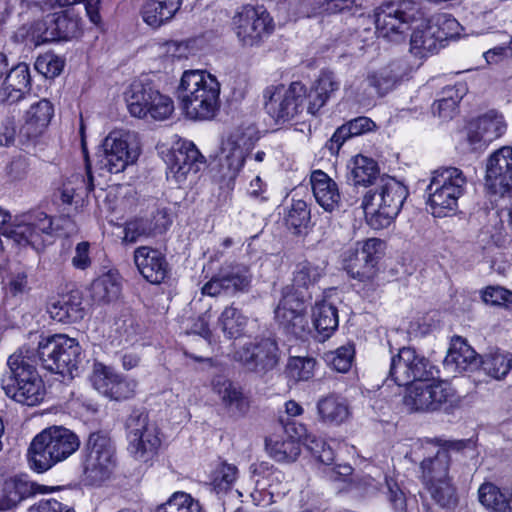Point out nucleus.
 Wrapping results in <instances>:
<instances>
[{"instance_id": "nucleus-1", "label": "nucleus", "mask_w": 512, "mask_h": 512, "mask_svg": "<svg viewBox=\"0 0 512 512\" xmlns=\"http://www.w3.org/2000/svg\"><path fill=\"white\" fill-rule=\"evenodd\" d=\"M327 262L319 259H304L297 262L292 272V284L282 289V297L275 309V318L284 330L301 338L308 328L304 314V302L326 273Z\"/></svg>"}, {"instance_id": "nucleus-2", "label": "nucleus", "mask_w": 512, "mask_h": 512, "mask_svg": "<svg viewBox=\"0 0 512 512\" xmlns=\"http://www.w3.org/2000/svg\"><path fill=\"white\" fill-rule=\"evenodd\" d=\"M177 93L182 108L190 119H213L220 108V84L205 71H185Z\"/></svg>"}, {"instance_id": "nucleus-3", "label": "nucleus", "mask_w": 512, "mask_h": 512, "mask_svg": "<svg viewBox=\"0 0 512 512\" xmlns=\"http://www.w3.org/2000/svg\"><path fill=\"white\" fill-rule=\"evenodd\" d=\"M7 365L10 375L2 379L5 394L23 405L34 406L40 403L45 388L36 370L34 349L20 348L9 356Z\"/></svg>"}, {"instance_id": "nucleus-4", "label": "nucleus", "mask_w": 512, "mask_h": 512, "mask_svg": "<svg viewBox=\"0 0 512 512\" xmlns=\"http://www.w3.org/2000/svg\"><path fill=\"white\" fill-rule=\"evenodd\" d=\"M408 195V188L395 178L388 175L379 180L376 187L363 194L361 207L368 225L375 230L390 226L399 215Z\"/></svg>"}, {"instance_id": "nucleus-5", "label": "nucleus", "mask_w": 512, "mask_h": 512, "mask_svg": "<svg viewBox=\"0 0 512 512\" xmlns=\"http://www.w3.org/2000/svg\"><path fill=\"white\" fill-rule=\"evenodd\" d=\"M79 446V437L70 429L63 426L48 427L30 443L27 452L28 464L38 473L45 472L69 458Z\"/></svg>"}, {"instance_id": "nucleus-6", "label": "nucleus", "mask_w": 512, "mask_h": 512, "mask_svg": "<svg viewBox=\"0 0 512 512\" xmlns=\"http://www.w3.org/2000/svg\"><path fill=\"white\" fill-rule=\"evenodd\" d=\"M467 179L462 170L456 167L437 169L432 173L426 188L428 205L434 217L455 215L458 200L464 195Z\"/></svg>"}, {"instance_id": "nucleus-7", "label": "nucleus", "mask_w": 512, "mask_h": 512, "mask_svg": "<svg viewBox=\"0 0 512 512\" xmlns=\"http://www.w3.org/2000/svg\"><path fill=\"white\" fill-rule=\"evenodd\" d=\"M380 369L385 375V382L406 386L433 378L435 367L414 348L402 347L396 354L382 359Z\"/></svg>"}, {"instance_id": "nucleus-8", "label": "nucleus", "mask_w": 512, "mask_h": 512, "mask_svg": "<svg viewBox=\"0 0 512 512\" xmlns=\"http://www.w3.org/2000/svg\"><path fill=\"white\" fill-rule=\"evenodd\" d=\"M308 89L299 82L269 86L264 90V109L276 124H285L300 115L308 104Z\"/></svg>"}, {"instance_id": "nucleus-9", "label": "nucleus", "mask_w": 512, "mask_h": 512, "mask_svg": "<svg viewBox=\"0 0 512 512\" xmlns=\"http://www.w3.org/2000/svg\"><path fill=\"white\" fill-rule=\"evenodd\" d=\"M130 114L138 118L151 117L162 121L171 116L174 104L170 97L159 92L148 79L134 81L126 92Z\"/></svg>"}, {"instance_id": "nucleus-10", "label": "nucleus", "mask_w": 512, "mask_h": 512, "mask_svg": "<svg viewBox=\"0 0 512 512\" xmlns=\"http://www.w3.org/2000/svg\"><path fill=\"white\" fill-rule=\"evenodd\" d=\"M83 470L90 485H100L107 480L115 465V447L107 433L96 431L89 434L83 449Z\"/></svg>"}, {"instance_id": "nucleus-11", "label": "nucleus", "mask_w": 512, "mask_h": 512, "mask_svg": "<svg viewBox=\"0 0 512 512\" xmlns=\"http://www.w3.org/2000/svg\"><path fill=\"white\" fill-rule=\"evenodd\" d=\"M385 244L378 238L358 241L347 250L343 266L347 274L359 282L372 283L379 272V261L384 255Z\"/></svg>"}, {"instance_id": "nucleus-12", "label": "nucleus", "mask_w": 512, "mask_h": 512, "mask_svg": "<svg viewBox=\"0 0 512 512\" xmlns=\"http://www.w3.org/2000/svg\"><path fill=\"white\" fill-rule=\"evenodd\" d=\"M101 148V152L97 154L99 168L110 173L122 172L140 154L136 135L131 132H111L104 139Z\"/></svg>"}, {"instance_id": "nucleus-13", "label": "nucleus", "mask_w": 512, "mask_h": 512, "mask_svg": "<svg viewBox=\"0 0 512 512\" xmlns=\"http://www.w3.org/2000/svg\"><path fill=\"white\" fill-rule=\"evenodd\" d=\"M128 451L138 461L148 462L161 445L159 431L145 412L134 411L126 420Z\"/></svg>"}, {"instance_id": "nucleus-14", "label": "nucleus", "mask_w": 512, "mask_h": 512, "mask_svg": "<svg viewBox=\"0 0 512 512\" xmlns=\"http://www.w3.org/2000/svg\"><path fill=\"white\" fill-rule=\"evenodd\" d=\"M53 232L52 219L44 212H33L8 225L4 236L19 246H31L39 251L46 243L52 242Z\"/></svg>"}, {"instance_id": "nucleus-15", "label": "nucleus", "mask_w": 512, "mask_h": 512, "mask_svg": "<svg viewBox=\"0 0 512 512\" xmlns=\"http://www.w3.org/2000/svg\"><path fill=\"white\" fill-rule=\"evenodd\" d=\"M233 24L238 40L247 47L258 46L274 29L273 19L263 6H243Z\"/></svg>"}, {"instance_id": "nucleus-16", "label": "nucleus", "mask_w": 512, "mask_h": 512, "mask_svg": "<svg viewBox=\"0 0 512 512\" xmlns=\"http://www.w3.org/2000/svg\"><path fill=\"white\" fill-rule=\"evenodd\" d=\"M458 25L454 18L446 14L437 16L413 31L410 40L411 50L421 57L438 51L443 41L453 37L454 33L451 30Z\"/></svg>"}, {"instance_id": "nucleus-17", "label": "nucleus", "mask_w": 512, "mask_h": 512, "mask_svg": "<svg viewBox=\"0 0 512 512\" xmlns=\"http://www.w3.org/2000/svg\"><path fill=\"white\" fill-rule=\"evenodd\" d=\"M278 345L271 338L256 339L235 351L234 360L246 370L260 375L273 370L279 361Z\"/></svg>"}, {"instance_id": "nucleus-18", "label": "nucleus", "mask_w": 512, "mask_h": 512, "mask_svg": "<svg viewBox=\"0 0 512 512\" xmlns=\"http://www.w3.org/2000/svg\"><path fill=\"white\" fill-rule=\"evenodd\" d=\"M54 115V106L48 99H39L30 104L23 114V124L18 131V142L23 146L36 143L49 126Z\"/></svg>"}, {"instance_id": "nucleus-19", "label": "nucleus", "mask_w": 512, "mask_h": 512, "mask_svg": "<svg viewBox=\"0 0 512 512\" xmlns=\"http://www.w3.org/2000/svg\"><path fill=\"white\" fill-rule=\"evenodd\" d=\"M169 173L177 182H182L190 173L196 174L205 160L196 146L190 141H179L166 156Z\"/></svg>"}, {"instance_id": "nucleus-20", "label": "nucleus", "mask_w": 512, "mask_h": 512, "mask_svg": "<svg viewBox=\"0 0 512 512\" xmlns=\"http://www.w3.org/2000/svg\"><path fill=\"white\" fill-rule=\"evenodd\" d=\"M506 130L504 116L496 110H490L470 123L467 141L472 150H480L500 138Z\"/></svg>"}, {"instance_id": "nucleus-21", "label": "nucleus", "mask_w": 512, "mask_h": 512, "mask_svg": "<svg viewBox=\"0 0 512 512\" xmlns=\"http://www.w3.org/2000/svg\"><path fill=\"white\" fill-rule=\"evenodd\" d=\"M467 355H463L462 353L451 352L446 361L454 362L457 367L466 369L462 364L469 361V365H477L480 363L482 370L490 377L501 380L509 373L512 368V359L508 357V355L500 352L498 349L494 351H490L484 356L479 357L480 361H478V356L475 354V351L466 347Z\"/></svg>"}, {"instance_id": "nucleus-22", "label": "nucleus", "mask_w": 512, "mask_h": 512, "mask_svg": "<svg viewBox=\"0 0 512 512\" xmlns=\"http://www.w3.org/2000/svg\"><path fill=\"white\" fill-rule=\"evenodd\" d=\"M409 5L408 1H391L377 7L374 10L377 32L383 37L404 33L412 18V15L406 11Z\"/></svg>"}, {"instance_id": "nucleus-23", "label": "nucleus", "mask_w": 512, "mask_h": 512, "mask_svg": "<svg viewBox=\"0 0 512 512\" xmlns=\"http://www.w3.org/2000/svg\"><path fill=\"white\" fill-rule=\"evenodd\" d=\"M486 183L495 194L504 195L512 189V148L495 151L486 166Z\"/></svg>"}, {"instance_id": "nucleus-24", "label": "nucleus", "mask_w": 512, "mask_h": 512, "mask_svg": "<svg viewBox=\"0 0 512 512\" xmlns=\"http://www.w3.org/2000/svg\"><path fill=\"white\" fill-rule=\"evenodd\" d=\"M251 282V275L244 266H232L221 269L203 287L202 294L217 296L221 293L234 294L246 291Z\"/></svg>"}, {"instance_id": "nucleus-25", "label": "nucleus", "mask_w": 512, "mask_h": 512, "mask_svg": "<svg viewBox=\"0 0 512 512\" xmlns=\"http://www.w3.org/2000/svg\"><path fill=\"white\" fill-rule=\"evenodd\" d=\"M134 263L142 277L151 284H161L169 278L170 266L158 249L140 246L135 249Z\"/></svg>"}, {"instance_id": "nucleus-26", "label": "nucleus", "mask_w": 512, "mask_h": 512, "mask_svg": "<svg viewBox=\"0 0 512 512\" xmlns=\"http://www.w3.org/2000/svg\"><path fill=\"white\" fill-rule=\"evenodd\" d=\"M347 182L355 187L363 186L366 190L376 187L379 182L387 174H381L378 163L364 155H357L347 165Z\"/></svg>"}, {"instance_id": "nucleus-27", "label": "nucleus", "mask_w": 512, "mask_h": 512, "mask_svg": "<svg viewBox=\"0 0 512 512\" xmlns=\"http://www.w3.org/2000/svg\"><path fill=\"white\" fill-rule=\"evenodd\" d=\"M471 440H458L448 443V449H439L432 458H426L421 462L423 479L426 483L448 478L450 465L449 451L459 452L467 447L472 448Z\"/></svg>"}, {"instance_id": "nucleus-28", "label": "nucleus", "mask_w": 512, "mask_h": 512, "mask_svg": "<svg viewBox=\"0 0 512 512\" xmlns=\"http://www.w3.org/2000/svg\"><path fill=\"white\" fill-rule=\"evenodd\" d=\"M6 74L0 91V100L2 103L11 105L22 100L30 92V69L27 64L19 63Z\"/></svg>"}, {"instance_id": "nucleus-29", "label": "nucleus", "mask_w": 512, "mask_h": 512, "mask_svg": "<svg viewBox=\"0 0 512 512\" xmlns=\"http://www.w3.org/2000/svg\"><path fill=\"white\" fill-rule=\"evenodd\" d=\"M47 487L28 481L23 477L7 479L0 495V511L15 508L21 501L37 493L46 492Z\"/></svg>"}, {"instance_id": "nucleus-30", "label": "nucleus", "mask_w": 512, "mask_h": 512, "mask_svg": "<svg viewBox=\"0 0 512 512\" xmlns=\"http://www.w3.org/2000/svg\"><path fill=\"white\" fill-rule=\"evenodd\" d=\"M213 392L223 407L232 415H244L249 409V400L239 384L218 376L212 382Z\"/></svg>"}, {"instance_id": "nucleus-31", "label": "nucleus", "mask_w": 512, "mask_h": 512, "mask_svg": "<svg viewBox=\"0 0 512 512\" xmlns=\"http://www.w3.org/2000/svg\"><path fill=\"white\" fill-rule=\"evenodd\" d=\"M47 311L53 320L61 323L82 320L85 315L82 293L79 290H73L61 295L59 299L48 305Z\"/></svg>"}, {"instance_id": "nucleus-32", "label": "nucleus", "mask_w": 512, "mask_h": 512, "mask_svg": "<svg viewBox=\"0 0 512 512\" xmlns=\"http://www.w3.org/2000/svg\"><path fill=\"white\" fill-rule=\"evenodd\" d=\"M224 154L221 160L222 176L229 181L234 180L240 172L245 159L249 155V146L246 147L244 136H232L222 148Z\"/></svg>"}, {"instance_id": "nucleus-33", "label": "nucleus", "mask_w": 512, "mask_h": 512, "mask_svg": "<svg viewBox=\"0 0 512 512\" xmlns=\"http://www.w3.org/2000/svg\"><path fill=\"white\" fill-rule=\"evenodd\" d=\"M311 186L317 203L326 211L339 207L340 193L336 182L325 172L315 170L311 174Z\"/></svg>"}, {"instance_id": "nucleus-34", "label": "nucleus", "mask_w": 512, "mask_h": 512, "mask_svg": "<svg viewBox=\"0 0 512 512\" xmlns=\"http://www.w3.org/2000/svg\"><path fill=\"white\" fill-rule=\"evenodd\" d=\"M339 88L340 81L335 74L331 71H322L313 89L308 93L307 112L316 115Z\"/></svg>"}, {"instance_id": "nucleus-35", "label": "nucleus", "mask_w": 512, "mask_h": 512, "mask_svg": "<svg viewBox=\"0 0 512 512\" xmlns=\"http://www.w3.org/2000/svg\"><path fill=\"white\" fill-rule=\"evenodd\" d=\"M316 408L319 420L325 424L339 425L350 415L347 400L334 393L319 398Z\"/></svg>"}, {"instance_id": "nucleus-36", "label": "nucleus", "mask_w": 512, "mask_h": 512, "mask_svg": "<svg viewBox=\"0 0 512 512\" xmlns=\"http://www.w3.org/2000/svg\"><path fill=\"white\" fill-rule=\"evenodd\" d=\"M312 321L319 341L328 339L338 328V310L326 300L316 302L312 309Z\"/></svg>"}, {"instance_id": "nucleus-37", "label": "nucleus", "mask_w": 512, "mask_h": 512, "mask_svg": "<svg viewBox=\"0 0 512 512\" xmlns=\"http://www.w3.org/2000/svg\"><path fill=\"white\" fill-rule=\"evenodd\" d=\"M374 127L375 123L368 117L360 116L352 119L334 132L325 147L331 154H337L347 139L371 131Z\"/></svg>"}, {"instance_id": "nucleus-38", "label": "nucleus", "mask_w": 512, "mask_h": 512, "mask_svg": "<svg viewBox=\"0 0 512 512\" xmlns=\"http://www.w3.org/2000/svg\"><path fill=\"white\" fill-rule=\"evenodd\" d=\"M58 339V374L71 375L77 371L81 361V347L74 339L63 334H57Z\"/></svg>"}, {"instance_id": "nucleus-39", "label": "nucleus", "mask_w": 512, "mask_h": 512, "mask_svg": "<svg viewBox=\"0 0 512 512\" xmlns=\"http://www.w3.org/2000/svg\"><path fill=\"white\" fill-rule=\"evenodd\" d=\"M478 498L492 512H512V492H503L493 483H483L478 489Z\"/></svg>"}, {"instance_id": "nucleus-40", "label": "nucleus", "mask_w": 512, "mask_h": 512, "mask_svg": "<svg viewBox=\"0 0 512 512\" xmlns=\"http://www.w3.org/2000/svg\"><path fill=\"white\" fill-rule=\"evenodd\" d=\"M120 291V277L111 271L101 275L91 284V297L97 303H109L116 300Z\"/></svg>"}, {"instance_id": "nucleus-41", "label": "nucleus", "mask_w": 512, "mask_h": 512, "mask_svg": "<svg viewBox=\"0 0 512 512\" xmlns=\"http://www.w3.org/2000/svg\"><path fill=\"white\" fill-rule=\"evenodd\" d=\"M179 9L165 0H148L142 8L143 20L151 27L157 28L170 20Z\"/></svg>"}, {"instance_id": "nucleus-42", "label": "nucleus", "mask_w": 512, "mask_h": 512, "mask_svg": "<svg viewBox=\"0 0 512 512\" xmlns=\"http://www.w3.org/2000/svg\"><path fill=\"white\" fill-rule=\"evenodd\" d=\"M57 342V334L42 338L38 342L37 349L34 350V353L37 364L40 363L45 370L58 374L57 360L59 351Z\"/></svg>"}, {"instance_id": "nucleus-43", "label": "nucleus", "mask_w": 512, "mask_h": 512, "mask_svg": "<svg viewBox=\"0 0 512 512\" xmlns=\"http://www.w3.org/2000/svg\"><path fill=\"white\" fill-rule=\"evenodd\" d=\"M218 323L228 339H236L244 334L247 318L235 307H226L221 313Z\"/></svg>"}, {"instance_id": "nucleus-44", "label": "nucleus", "mask_w": 512, "mask_h": 512, "mask_svg": "<svg viewBox=\"0 0 512 512\" xmlns=\"http://www.w3.org/2000/svg\"><path fill=\"white\" fill-rule=\"evenodd\" d=\"M266 450L278 462H293L300 455V444L296 440H274L272 437L265 440Z\"/></svg>"}, {"instance_id": "nucleus-45", "label": "nucleus", "mask_w": 512, "mask_h": 512, "mask_svg": "<svg viewBox=\"0 0 512 512\" xmlns=\"http://www.w3.org/2000/svg\"><path fill=\"white\" fill-rule=\"evenodd\" d=\"M429 394L431 402L429 411L439 410L446 405L452 406L458 401L456 391L446 381L429 383Z\"/></svg>"}, {"instance_id": "nucleus-46", "label": "nucleus", "mask_w": 512, "mask_h": 512, "mask_svg": "<svg viewBox=\"0 0 512 512\" xmlns=\"http://www.w3.org/2000/svg\"><path fill=\"white\" fill-rule=\"evenodd\" d=\"M52 15L59 34V41L70 40L80 34L81 19L72 9Z\"/></svg>"}, {"instance_id": "nucleus-47", "label": "nucleus", "mask_w": 512, "mask_h": 512, "mask_svg": "<svg viewBox=\"0 0 512 512\" xmlns=\"http://www.w3.org/2000/svg\"><path fill=\"white\" fill-rule=\"evenodd\" d=\"M431 497L441 507H452L458 502L455 487L451 484L450 479H440L426 483Z\"/></svg>"}, {"instance_id": "nucleus-48", "label": "nucleus", "mask_w": 512, "mask_h": 512, "mask_svg": "<svg viewBox=\"0 0 512 512\" xmlns=\"http://www.w3.org/2000/svg\"><path fill=\"white\" fill-rule=\"evenodd\" d=\"M429 383L416 381L407 389L404 397L405 405L413 411H429Z\"/></svg>"}, {"instance_id": "nucleus-49", "label": "nucleus", "mask_w": 512, "mask_h": 512, "mask_svg": "<svg viewBox=\"0 0 512 512\" xmlns=\"http://www.w3.org/2000/svg\"><path fill=\"white\" fill-rule=\"evenodd\" d=\"M310 218V210L307 203L303 200H296L293 201L291 207L288 209L285 222L289 229H292L295 234H298L303 228H307Z\"/></svg>"}, {"instance_id": "nucleus-50", "label": "nucleus", "mask_w": 512, "mask_h": 512, "mask_svg": "<svg viewBox=\"0 0 512 512\" xmlns=\"http://www.w3.org/2000/svg\"><path fill=\"white\" fill-rule=\"evenodd\" d=\"M250 471L258 490H266L268 487H272L273 482H280L283 478L282 472L267 462L252 464Z\"/></svg>"}, {"instance_id": "nucleus-51", "label": "nucleus", "mask_w": 512, "mask_h": 512, "mask_svg": "<svg viewBox=\"0 0 512 512\" xmlns=\"http://www.w3.org/2000/svg\"><path fill=\"white\" fill-rule=\"evenodd\" d=\"M399 74L392 67L381 69L379 72L368 75L366 82L381 96L391 91L399 82Z\"/></svg>"}, {"instance_id": "nucleus-52", "label": "nucleus", "mask_w": 512, "mask_h": 512, "mask_svg": "<svg viewBox=\"0 0 512 512\" xmlns=\"http://www.w3.org/2000/svg\"><path fill=\"white\" fill-rule=\"evenodd\" d=\"M157 512H202L198 501L189 494L177 492L163 505L158 507Z\"/></svg>"}, {"instance_id": "nucleus-53", "label": "nucleus", "mask_w": 512, "mask_h": 512, "mask_svg": "<svg viewBox=\"0 0 512 512\" xmlns=\"http://www.w3.org/2000/svg\"><path fill=\"white\" fill-rule=\"evenodd\" d=\"M382 492L394 512H407L406 493L395 479L386 476Z\"/></svg>"}, {"instance_id": "nucleus-54", "label": "nucleus", "mask_w": 512, "mask_h": 512, "mask_svg": "<svg viewBox=\"0 0 512 512\" xmlns=\"http://www.w3.org/2000/svg\"><path fill=\"white\" fill-rule=\"evenodd\" d=\"M355 349L347 344L325 354V361L336 371L345 373L352 365Z\"/></svg>"}, {"instance_id": "nucleus-55", "label": "nucleus", "mask_w": 512, "mask_h": 512, "mask_svg": "<svg viewBox=\"0 0 512 512\" xmlns=\"http://www.w3.org/2000/svg\"><path fill=\"white\" fill-rule=\"evenodd\" d=\"M32 39L35 45L59 41V34L56 30V23L52 14L34 23L32 27Z\"/></svg>"}, {"instance_id": "nucleus-56", "label": "nucleus", "mask_w": 512, "mask_h": 512, "mask_svg": "<svg viewBox=\"0 0 512 512\" xmlns=\"http://www.w3.org/2000/svg\"><path fill=\"white\" fill-rule=\"evenodd\" d=\"M89 180L92 181V176H89ZM93 184L92 182H89L85 186V181L81 175H72L69 179H67L65 182H63L62 186L58 189V192L56 194L57 197L62 201L64 204H71L73 202V199L75 196L79 195V191L82 188H85L88 191L93 190Z\"/></svg>"}, {"instance_id": "nucleus-57", "label": "nucleus", "mask_w": 512, "mask_h": 512, "mask_svg": "<svg viewBox=\"0 0 512 512\" xmlns=\"http://www.w3.org/2000/svg\"><path fill=\"white\" fill-rule=\"evenodd\" d=\"M117 375L111 367L102 363H95L90 380L93 387L107 397L110 386L116 381Z\"/></svg>"}, {"instance_id": "nucleus-58", "label": "nucleus", "mask_w": 512, "mask_h": 512, "mask_svg": "<svg viewBox=\"0 0 512 512\" xmlns=\"http://www.w3.org/2000/svg\"><path fill=\"white\" fill-rule=\"evenodd\" d=\"M315 364L312 357H292L287 365L288 373L296 381H307L314 375Z\"/></svg>"}, {"instance_id": "nucleus-59", "label": "nucleus", "mask_w": 512, "mask_h": 512, "mask_svg": "<svg viewBox=\"0 0 512 512\" xmlns=\"http://www.w3.org/2000/svg\"><path fill=\"white\" fill-rule=\"evenodd\" d=\"M237 474L238 469L235 465L222 462L212 472V484L216 490L225 491L236 480Z\"/></svg>"}, {"instance_id": "nucleus-60", "label": "nucleus", "mask_w": 512, "mask_h": 512, "mask_svg": "<svg viewBox=\"0 0 512 512\" xmlns=\"http://www.w3.org/2000/svg\"><path fill=\"white\" fill-rule=\"evenodd\" d=\"M150 237H152L151 230L146 218L139 217L126 223L123 242L132 244Z\"/></svg>"}, {"instance_id": "nucleus-61", "label": "nucleus", "mask_w": 512, "mask_h": 512, "mask_svg": "<svg viewBox=\"0 0 512 512\" xmlns=\"http://www.w3.org/2000/svg\"><path fill=\"white\" fill-rule=\"evenodd\" d=\"M482 300L486 304L512 308V291L501 286H488L482 291Z\"/></svg>"}, {"instance_id": "nucleus-62", "label": "nucleus", "mask_w": 512, "mask_h": 512, "mask_svg": "<svg viewBox=\"0 0 512 512\" xmlns=\"http://www.w3.org/2000/svg\"><path fill=\"white\" fill-rule=\"evenodd\" d=\"M279 423L288 439L296 440L299 444L303 443L306 447L308 438L316 437L315 435L309 434L306 427L294 419L285 418L283 415H280Z\"/></svg>"}, {"instance_id": "nucleus-63", "label": "nucleus", "mask_w": 512, "mask_h": 512, "mask_svg": "<svg viewBox=\"0 0 512 512\" xmlns=\"http://www.w3.org/2000/svg\"><path fill=\"white\" fill-rule=\"evenodd\" d=\"M64 67V61L53 54H46L37 58L35 68L47 78H55Z\"/></svg>"}, {"instance_id": "nucleus-64", "label": "nucleus", "mask_w": 512, "mask_h": 512, "mask_svg": "<svg viewBox=\"0 0 512 512\" xmlns=\"http://www.w3.org/2000/svg\"><path fill=\"white\" fill-rule=\"evenodd\" d=\"M307 449L312 455L317 458L321 463L330 467L334 461V451L327 445V443L318 437L308 438Z\"/></svg>"}]
</instances>
